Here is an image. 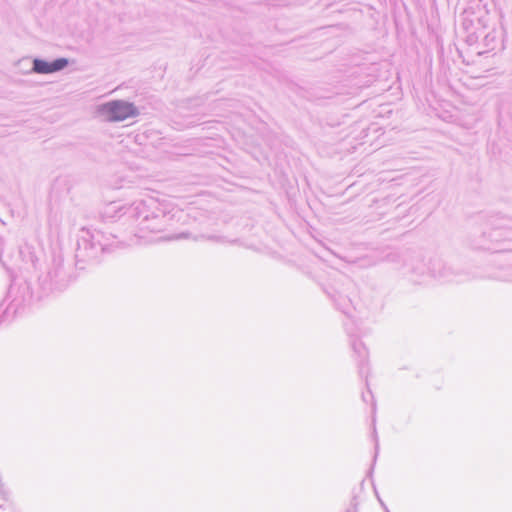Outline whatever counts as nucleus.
I'll return each mask as SVG.
<instances>
[{
  "label": "nucleus",
  "instance_id": "1",
  "mask_svg": "<svg viewBox=\"0 0 512 512\" xmlns=\"http://www.w3.org/2000/svg\"><path fill=\"white\" fill-rule=\"evenodd\" d=\"M100 112L104 115L106 120L117 122L124 121L137 114V109L133 104L124 101H112L103 104L100 107Z\"/></svg>",
  "mask_w": 512,
  "mask_h": 512
},
{
  "label": "nucleus",
  "instance_id": "2",
  "mask_svg": "<svg viewBox=\"0 0 512 512\" xmlns=\"http://www.w3.org/2000/svg\"><path fill=\"white\" fill-rule=\"evenodd\" d=\"M67 63V60L64 58L56 59L52 62L35 59L33 62V70L41 74L53 73L63 69Z\"/></svg>",
  "mask_w": 512,
  "mask_h": 512
}]
</instances>
